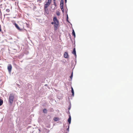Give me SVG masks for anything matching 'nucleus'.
I'll list each match as a JSON object with an SVG mask.
<instances>
[{"instance_id": "1", "label": "nucleus", "mask_w": 133, "mask_h": 133, "mask_svg": "<svg viewBox=\"0 0 133 133\" xmlns=\"http://www.w3.org/2000/svg\"><path fill=\"white\" fill-rule=\"evenodd\" d=\"M53 20L54 22H55V21H56L55 22L54 26V30H57L58 28V27L59 25L58 21L56 17V16L54 17L53 18Z\"/></svg>"}, {"instance_id": "2", "label": "nucleus", "mask_w": 133, "mask_h": 133, "mask_svg": "<svg viewBox=\"0 0 133 133\" xmlns=\"http://www.w3.org/2000/svg\"><path fill=\"white\" fill-rule=\"evenodd\" d=\"M14 98V95L12 94H10V95L9 97V102L10 103H12Z\"/></svg>"}, {"instance_id": "3", "label": "nucleus", "mask_w": 133, "mask_h": 133, "mask_svg": "<svg viewBox=\"0 0 133 133\" xmlns=\"http://www.w3.org/2000/svg\"><path fill=\"white\" fill-rule=\"evenodd\" d=\"M60 7L61 9V10L63 13L64 12V9L63 8V4H60Z\"/></svg>"}, {"instance_id": "4", "label": "nucleus", "mask_w": 133, "mask_h": 133, "mask_svg": "<svg viewBox=\"0 0 133 133\" xmlns=\"http://www.w3.org/2000/svg\"><path fill=\"white\" fill-rule=\"evenodd\" d=\"M64 57L65 58H67L69 56V55H68V52H65L64 53Z\"/></svg>"}, {"instance_id": "5", "label": "nucleus", "mask_w": 133, "mask_h": 133, "mask_svg": "<svg viewBox=\"0 0 133 133\" xmlns=\"http://www.w3.org/2000/svg\"><path fill=\"white\" fill-rule=\"evenodd\" d=\"M72 53L76 57V51L75 48L74 49L73 51L72 52Z\"/></svg>"}, {"instance_id": "6", "label": "nucleus", "mask_w": 133, "mask_h": 133, "mask_svg": "<svg viewBox=\"0 0 133 133\" xmlns=\"http://www.w3.org/2000/svg\"><path fill=\"white\" fill-rule=\"evenodd\" d=\"M15 27H16V28L18 30H20L21 29L20 27H19V26H18V25L16 24V23H15Z\"/></svg>"}, {"instance_id": "7", "label": "nucleus", "mask_w": 133, "mask_h": 133, "mask_svg": "<svg viewBox=\"0 0 133 133\" xmlns=\"http://www.w3.org/2000/svg\"><path fill=\"white\" fill-rule=\"evenodd\" d=\"M50 4L47 2L44 5V6H45L46 8H48L49 5Z\"/></svg>"}, {"instance_id": "8", "label": "nucleus", "mask_w": 133, "mask_h": 133, "mask_svg": "<svg viewBox=\"0 0 133 133\" xmlns=\"http://www.w3.org/2000/svg\"><path fill=\"white\" fill-rule=\"evenodd\" d=\"M68 121L69 122V124H70L71 123V117L70 115L69 116V117L68 119Z\"/></svg>"}, {"instance_id": "9", "label": "nucleus", "mask_w": 133, "mask_h": 133, "mask_svg": "<svg viewBox=\"0 0 133 133\" xmlns=\"http://www.w3.org/2000/svg\"><path fill=\"white\" fill-rule=\"evenodd\" d=\"M71 92L72 93V95L73 96H74V90H73V89L72 87H71Z\"/></svg>"}, {"instance_id": "10", "label": "nucleus", "mask_w": 133, "mask_h": 133, "mask_svg": "<svg viewBox=\"0 0 133 133\" xmlns=\"http://www.w3.org/2000/svg\"><path fill=\"white\" fill-rule=\"evenodd\" d=\"M3 103V100L1 99L0 98V106Z\"/></svg>"}, {"instance_id": "11", "label": "nucleus", "mask_w": 133, "mask_h": 133, "mask_svg": "<svg viewBox=\"0 0 133 133\" xmlns=\"http://www.w3.org/2000/svg\"><path fill=\"white\" fill-rule=\"evenodd\" d=\"M44 7V10L47 13V12H48V9L47 8H46L45 6Z\"/></svg>"}, {"instance_id": "12", "label": "nucleus", "mask_w": 133, "mask_h": 133, "mask_svg": "<svg viewBox=\"0 0 133 133\" xmlns=\"http://www.w3.org/2000/svg\"><path fill=\"white\" fill-rule=\"evenodd\" d=\"M72 35L74 36V37H75V32L74 31V29L72 30Z\"/></svg>"}, {"instance_id": "13", "label": "nucleus", "mask_w": 133, "mask_h": 133, "mask_svg": "<svg viewBox=\"0 0 133 133\" xmlns=\"http://www.w3.org/2000/svg\"><path fill=\"white\" fill-rule=\"evenodd\" d=\"M12 66L11 65H9V71L10 72Z\"/></svg>"}, {"instance_id": "14", "label": "nucleus", "mask_w": 133, "mask_h": 133, "mask_svg": "<svg viewBox=\"0 0 133 133\" xmlns=\"http://www.w3.org/2000/svg\"><path fill=\"white\" fill-rule=\"evenodd\" d=\"M43 112L44 113H46L47 112V110L46 109H44L43 110Z\"/></svg>"}, {"instance_id": "15", "label": "nucleus", "mask_w": 133, "mask_h": 133, "mask_svg": "<svg viewBox=\"0 0 133 133\" xmlns=\"http://www.w3.org/2000/svg\"><path fill=\"white\" fill-rule=\"evenodd\" d=\"M51 0H48L47 2L48 3L50 4L51 3Z\"/></svg>"}, {"instance_id": "16", "label": "nucleus", "mask_w": 133, "mask_h": 133, "mask_svg": "<svg viewBox=\"0 0 133 133\" xmlns=\"http://www.w3.org/2000/svg\"><path fill=\"white\" fill-rule=\"evenodd\" d=\"M57 119H58V118H56V117H54V120L55 121H57Z\"/></svg>"}, {"instance_id": "17", "label": "nucleus", "mask_w": 133, "mask_h": 133, "mask_svg": "<svg viewBox=\"0 0 133 133\" xmlns=\"http://www.w3.org/2000/svg\"><path fill=\"white\" fill-rule=\"evenodd\" d=\"M64 1L63 0H61L60 4H63Z\"/></svg>"}, {"instance_id": "18", "label": "nucleus", "mask_w": 133, "mask_h": 133, "mask_svg": "<svg viewBox=\"0 0 133 133\" xmlns=\"http://www.w3.org/2000/svg\"><path fill=\"white\" fill-rule=\"evenodd\" d=\"M72 76H73V73L72 72V73L71 74V75L70 76V78H72Z\"/></svg>"}, {"instance_id": "19", "label": "nucleus", "mask_w": 133, "mask_h": 133, "mask_svg": "<svg viewBox=\"0 0 133 133\" xmlns=\"http://www.w3.org/2000/svg\"><path fill=\"white\" fill-rule=\"evenodd\" d=\"M54 5L55 6H56V2H54Z\"/></svg>"}, {"instance_id": "20", "label": "nucleus", "mask_w": 133, "mask_h": 133, "mask_svg": "<svg viewBox=\"0 0 133 133\" xmlns=\"http://www.w3.org/2000/svg\"><path fill=\"white\" fill-rule=\"evenodd\" d=\"M56 22V21H55V22H54V21L53 22H51V24H55V22Z\"/></svg>"}, {"instance_id": "21", "label": "nucleus", "mask_w": 133, "mask_h": 133, "mask_svg": "<svg viewBox=\"0 0 133 133\" xmlns=\"http://www.w3.org/2000/svg\"><path fill=\"white\" fill-rule=\"evenodd\" d=\"M37 1L39 3H41V2L42 0H37Z\"/></svg>"}, {"instance_id": "22", "label": "nucleus", "mask_w": 133, "mask_h": 133, "mask_svg": "<svg viewBox=\"0 0 133 133\" xmlns=\"http://www.w3.org/2000/svg\"><path fill=\"white\" fill-rule=\"evenodd\" d=\"M1 31H2V30L1 29V25H0V31L1 32Z\"/></svg>"}, {"instance_id": "23", "label": "nucleus", "mask_w": 133, "mask_h": 133, "mask_svg": "<svg viewBox=\"0 0 133 133\" xmlns=\"http://www.w3.org/2000/svg\"><path fill=\"white\" fill-rule=\"evenodd\" d=\"M57 15L59 16V13H57Z\"/></svg>"}, {"instance_id": "24", "label": "nucleus", "mask_w": 133, "mask_h": 133, "mask_svg": "<svg viewBox=\"0 0 133 133\" xmlns=\"http://www.w3.org/2000/svg\"><path fill=\"white\" fill-rule=\"evenodd\" d=\"M68 15H67V20H68Z\"/></svg>"}, {"instance_id": "25", "label": "nucleus", "mask_w": 133, "mask_h": 133, "mask_svg": "<svg viewBox=\"0 0 133 133\" xmlns=\"http://www.w3.org/2000/svg\"><path fill=\"white\" fill-rule=\"evenodd\" d=\"M65 3H66V1H67V0H65Z\"/></svg>"}, {"instance_id": "26", "label": "nucleus", "mask_w": 133, "mask_h": 133, "mask_svg": "<svg viewBox=\"0 0 133 133\" xmlns=\"http://www.w3.org/2000/svg\"><path fill=\"white\" fill-rule=\"evenodd\" d=\"M7 68H8V66H7Z\"/></svg>"}, {"instance_id": "27", "label": "nucleus", "mask_w": 133, "mask_h": 133, "mask_svg": "<svg viewBox=\"0 0 133 133\" xmlns=\"http://www.w3.org/2000/svg\"><path fill=\"white\" fill-rule=\"evenodd\" d=\"M55 2V0H54V2Z\"/></svg>"}, {"instance_id": "28", "label": "nucleus", "mask_w": 133, "mask_h": 133, "mask_svg": "<svg viewBox=\"0 0 133 133\" xmlns=\"http://www.w3.org/2000/svg\"><path fill=\"white\" fill-rule=\"evenodd\" d=\"M38 130H39V131H40V130L39 129Z\"/></svg>"}, {"instance_id": "29", "label": "nucleus", "mask_w": 133, "mask_h": 133, "mask_svg": "<svg viewBox=\"0 0 133 133\" xmlns=\"http://www.w3.org/2000/svg\"><path fill=\"white\" fill-rule=\"evenodd\" d=\"M70 109V108H69V109Z\"/></svg>"}, {"instance_id": "30", "label": "nucleus", "mask_w": 133, "mask_h": 133, "mask_svg": "<svg viewBox=\"0 0 133 133\" xmlns=\"http://www.w3.org/2000/svg\"><path fill=\"white\" fill-rule=\"evenodd\" d=\"M69 126L68 127V128H69Z\"/></svg>"}]
</instances>
